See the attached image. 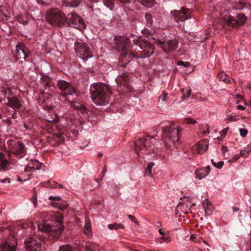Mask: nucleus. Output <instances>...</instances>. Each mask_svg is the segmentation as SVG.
<instances>
[{
  "mask_svg": "<svg viewBox=\"0 0 251 251\" xmlns=\"http://www.w3.org/2000/svg\"><path fill=\"white\" fill-rule=\"evenodd\" d=\"M42 218L43 222L38 225L39 230L47 233L53 239L58 240L64 229L62 214L45 212L42 214Z\"/></svg>",
  "mask_w": 251,
  "mask_h": 251,
  "instance_id": "nucleus-1",
  "label": "nucleus"
},
{
  "mask_svg": "<svg viewBox=\"0 0 251 251\" xmlns=\"http://www.w3.org/2000/svg\"><path fill=\"white\" fill-rule=\"evenodd\" d=\"M91 98L98 105H105L109 102L111 94L109 86L103 83L92 84L90 88Z\"/></svg>",
  "mask_w": 251,
  "mask_h": 251,
  "instance_id": "nucleus-2",
  "label": "nucleus"
},
{
  "mask_svg": "<svg viewBox=\"0 0 251 251\" xmlns=\"http://www.w3.org/2000/svg\"><path fill=\"white\" fill-rule=\"evenodd\" d=\"M167 123L168 125L165 126H163L162 123L161 125L162 139L166 145L170 147L173 145L176 147L179 144V132L181 128L169 122H167Z\"/></svg>",
  "mask_w": 251,
  "mask_h": 251,
  "instance_id": "nucleus-3",
  "label": "nucleus"
},
{
  "mask_svg": "<svg viewBox=\"0 0 251 251\" xmlns=\"http://www.w3.org/2000/svg\"><path fill=\"white\" fill-rule=\"evenodd\" d=\"M155 139L152 137L148 136L145 138H139L134 143V149L139 157H141L140 151L144 154H155L156 148L154 145Z\"/></svg>",
  "mask_w": 251,
  "mask_h": 251,
  "instance_id": "nucleus-4",
  "label": "nucleus"
},
{
  "mask_svg": "<svg viewBox=\"0 0 251 251\" xmlns=\"http://www.w3.org/2000/svg\"><path fill=\"white\" fill-rule=\"evenodd\" d=\"M115 48L120 53V59L129 58L133 56L130 51V41L126 37L117 38Z\"/></svg>",
  "mask_w": 251,
  "mask_h": 251,
  "instance_id": "nucleus-5",
  "label": "nucleus"
},
{
  "mask_svg": "<svg viewBox=\"0 0 251 251\" xmlns=\"http://www.w3.org/2000/svg\"><path fill=\"white\" fill-rule=\"evenodd\" d=\"M46 19L53 25L61 26L64 24L66 17L58 9H52L47 12Z\"/></svg>",
  "mask_w": 251,
  "mask_h": 251,
  "instance_id": "nucleus-6",
  "label": "nucleus"
},
{
  "mask_svg": "<svg viewBox=\"0 0 251 251\" xmlns=\"http://www.w3.org/2000/svg\"><path fill=\"white\" fill-rule=\"evenodd\" d=\"M74 48L77 56L82 60L86 61L93 56L88 45L81 40L75 42Z\"/></svg>",
  "mask_w": 251,
  "mask_h": 251,
  "instance_id": "nucleus-7",
  "label": "nucleus"
},
{
  "mask_svg": "<svg viewBox=\"0 0 251 251\" xmlns=\"http://www.w3.org/2000/svg\"><path fill=\"white\" fill-rule=\"evenodd\" d=\"M131 76L127 72L122 73L116 78V81L119 89L121 90L132 91V88L129 84Z\"/></svg>",
  "mask_w": 251,
  "mask_h": 251,
  "instance_id": "nucleus-8",
  "label": "nucleus"
},
{
  "mask_svg": "<svg viewBox=\"0 0 251 251\" xmlns=\"http://www.w3.org/2000/svg\"><path fill=\"white\" fill-rule=\"evenodd\" d=\"M8 143L10 145V151L18 159L24 157L25 154V148L23 143L18 141H10Z\"/></svg>",
  "mask_w": 251,
  "mask_h": 251,
  "instance_id": "nucleus-9",
  "label": "nucleus"
},
{
  "mask_svg": "<svg viewBox=\"0 0 251 251\" xmlns=\"http://www.w3.org/2000/svg\"><path fill=\"white\" fill-rule=\"evenodd\" d=\"M132 48L138 50V51H139L140 53L143 54L138 55L139 58H146L150 56L153 53V49L150 47L149 44L141 41H139L138 44H135Z\"/></svg>",
  "mask_w": 251,
  "mask_h": 251,
  "instance_id": "nucleus-10",
  "label": "nucleus"
},
{
  "mask_svg": "<svg viewBox=\"0 0 251 251\" xmlns=\"http://www.w3.org/2000/svg\"><path fill=\"white\" fill-rule=\"evenodd\" d=\"M66 21L70 25L76 29H82L85 27V23L80 17L73 12L68 14Z\"/></svg>",
  "mask_w": 251,
  "mask_h": 251,
  "instance_id": "nucleus-11",
  "label": "nucleus"
},
{
  "mask_svg": "<svg viewBox=\"0 0 251 251\" xmlns=\"http://www.w3.org/2000/svg\"><path fill=\"white\" fill-rule=\"evenodd\" d=\"M171 13L178 23L179 22H183L191 18L190 10L184 7H182L179 10H172Z\"/></svg>",
  "mask_w": 251,
  "mask_h": 251,
  "instance_id": "nucleus-12",
  "label": "nucleus"
},
{
  "mask_svg": "<svg viewBox=\"0 0 251 251\" xmlns=\"http://www.w3.org/2000/svg\"><path fill=\"white\" fill-rule=\"evenodd\" d=\"M156 43L160 45L161 48L166 52L173 51L178 46V41L176 39L169 40L165 42L157 40Z\"/></svg>",
  "mask_w": 251,
  "mask_h": 251,
  "instance_id": "nucleus-13",
  "label": "nucleus"
},
{
  "mask_svg": "<svg viewBox=\"0 0 251 251\" xmlns=\"http://www.w3.org/2000/svg\"><path fill=\"white\" fill-rule=\"evenodd\" d=\"M246 17L242 13H237L235 17L230 16L226 20L228 25L235 27L237 25H243L246 21Z\"/></svg>",
  "mask_w": 251,
  "mask_h": 251,
  "instance_id": "nucleus-14",
  "label": "nucleus"
},
{
  "mask_svg": "<svg viewBox=\"0 0 251 251\" xmlns=\"http://www.w3.org/2000/svg\"><path fill=\"white\" fill-rule=\"evenodd\" d=\"M57 85L61 90L65 91V92L62 94L65 98H66L67 95H72L76 93L75 89L71 84L65 80H58Z\"/></svg>",
  "mask_w": 251,
  "mask_h": 251,
  "instance_id": "nucleus-15",
  "label": "nucleus"
},
{
  "mask_svg": "<svg viewBox=\"0 0 251 251\" xmlns=\"http://www.w3.org/2000/svg\"><path fill=\"white\" fill-rule=\"evenodd\" d=\"M25 248L27 251H41V244L32 237H26L25 240Z\"/></svg>",
  "mask_w": 251,
  "mask_h": 251,
  "instance_id": "nucleus-16",
  "label": "nucleus"
},
{
  "mask_svg": "<svg viewBox=\"0 0 251 251\" xmlns=\"http://www.w3.org/2000/svg\"><path fill=\"white\" fill-rule=\"evenodd\" d=\"M71 106L74 109L79 111L83 115L87 118L89 115L92 114V111L87 109L81 103L76 101H72L71 102Z\"/></svg>",
  "mask_w": 251,
  "mask_h": 251,
  "instance_id": "nucleus-17",
  "label": "nucleus"
},
{
  "mask_svg": "<svg viewBox=\"0 0 251 251\" xmlns=\"http://www.w3.org/2000/svg\"><path fill=\"white\" fill-rule=\"evenodd\" d=\"M7 100V105L15 110H19L21 108L22 104L21 101L18 98L16 97H8Z\"/></svg>",
  "mask_w": 251,
  "mask_h": 251,
  "instance_id": "nucleus-18",
  "label": "nucleus"
},
{
  "mask_svg": "<svg viewBox=\"0 0 251 251\" xmlns=\"http://www.w3.org/2000/svg\"><path fill=\"white\" fill-rule=\"evenodd\" d=\"M16 248L14 243H10L0 237V251H16Z\"/></svg>",
  "mask_w": 251,
  "mask_h": 251,
  "instance_id": "nucleus-19",
  "label": "nucleus"
},
{
  "mask_svg": "<svg viewBox=\"0 0 251 251\" xmlns=\"http://www.w3.org/2000/svg\"><path fill=\"white\" fill-rule=\"evenodd\" d=\"M16 57L17 59H23L25 60L26 57L28 56L25 50L24 47L20 45H17Z\"/></svg>",
  "mask_w": 251,
  "mask_h": 251,
  "instance_id": "nucleus-20",
  "label": "nucleus"
},
{
  "mask_svg": "<svg viewBox=\"0 0 251 251\" xmlns=\"http://www.w3.org/2000/svg\"><path fill=\"white\" fill-rule=\"evenodd\" d=\"M210 170V166H207L205 168L197 169L195 172V174L196 176L201 179L207 176L209 173Z\"/></svg>",
  "mask_w": 251,
  "mask_h": 251,
  "instance_id": "nucleus-21",
  "label": "nucleus"
},
{
  "mask_svg": "<svg viewBox=\"0 0 251 251\" xmlns=\"http://www.w3.org/2000/svg\"><path fill=\"white\" fill-rule=\"evenodd\" d=\"M41 164L37 160H32L31 163L25 167V172H30L31 170H36L40 169Z\"/></svg>",
  "mask_w": 251,
  "mask_h": 251,
  "instance_id": "nucleus-22",
  "label": "nucleus"
},
{
  "mask_svg": "<svg viewBox=\"0 0 251 251\" xmlns=\"http://www.w3.org/2000/svg\"><path fill=\"white\" fill-rule=\"evenodd\" d=\"M203 206L205 210V216H209L212 213V207L211 202L207 199H205L203 203Z\"/></svg>",
  "mask_w": 251,
  "mask_h": 251,
  "instance_id": "nucleus-23",
  "label": "nucleus"
},
{
  "mask_svg": "<svg viewBox=\"0 0 251 251\" xmlns=\"http://www.w3.org/2000/svg\"><path fill=\"white\" fill-rule=\"evenodd\" d=\"M9 164L8 160L4 157L2 153H0V171H4L9 167Z\"/></svg>",
  "mask_w": 251,
  "mask_h": 251,
  "instance_id": "nucleus-24",
  "label": "nucleus"
},
{
  "mask_svg": "<svg viewBox=\"0 0 251 251\" xmlns=\"http://www.w3.org/2000/svg\"><path fill=\"white\" fill-rule=\"evenodd\" d=\"M199 148L201 151L207 150L208 148V140L207 139H203L199 141L197 144Z\"/></svg>",
  "mask_w": 251,
  "mask_h": 251,
  "instance_id": "nucleus-25",
  "label": "nucleus"
},
{
  "mask_svg": "<svg viewBox=\"0 0 251 251\" xmlns=\"http://www.w3.org/2000/svg\"><path fill=\"white\" fill-rule=\"evenodd\" d=\"M80 1L81 0H63V3L67 6L76 7L79 5Z\"/></svg>",
  "mask_w": 251,
  "mask_h": 251,
  "instance_id": "nucleus-26",
  "label": "nucleus"
},
{
  "mask_svg": "<svg viewBox=\"0 0 251 251\" xmlns=\"http://www.w3.org/2000/svg\"><path fill=\"white\" fill-rule=\"evenodd\" d=\"M84 233L89 238H91L92 236L91 225L89 220L86 221L84 225Z\"/></svg>",
  "mask_w": 251,
  "mask_h": 251,
  "instance_id": "nucleus-27",
  "label": "nucleus"
},
{
  "mask_svg": "<svg viewBox=\"0 0 251 251\" xmlns=\"http://www.w3.org/2000/svg\"><path fill=\"white\" fill-rule=\"evenodd\" d=\"M97 246L95 243L88 242L85 245L84 249L85 251H96Z\"/></svg>",
  "mask_w": 251,
  "mask_h": 251,
  "instance_id": "nucleus-28",
  "label": "nucleus"
},
{
  "mask_svg": "<svg viewBox=\"0 0 251 251\" xmlns=\"http://www.w3.org/2000/svg\"><path fill=\"white\" fill-rule=\"evenodd\" d=\"M142 5L147 7H151L154 3L155 0H137Z\"/></svg>",
  "mask_w": 251,
  "mask_h": 251,
  "instance_id": "nucleus-29",
  "label": "nucleus"
},
{
  "mask_svg": "<svg viewBox=\"0 0 251 251\" xmlns=\"http://www.w3.org/2000/svg\"><path fill=\"white\" fill-rule=\"evenodd\" d=\"M178 65L181 66V68L184 67L186 69L184 71L185 73H190L194 71L193 66L191 64H177Z\"/></svg>",
  "mask_w": 251,
  "mask_h": 251,
  "instance_id": "nucleus-30",
  "label": "nucleus"
},
{
  "mask_svg": "<svg viewBox=\"0 0 251 251\" xmlns=\"http://www.w3.org/2000/svg\"><path fill=\"white\" fill-rule=\"evenodd\" d=\"M48 185L51 188H63L64 186L59 184L56 182L50 180L47 182Z\"/></svg>",
  "mask_w": 251,
  "mask_h": 251,
  "instance_id": "nucleus-31",
  "label": "nucleus"
},
{
  "mask_svg": "<svg viewBox=\"0 0 251 251\" xmlns=\"http://www.w3.org/2000/svg\"><path fill=\"white\" fill-rule=\"evenodd\" d=\"M10 17L9 14L6 11L4 12L0 9V21H7Z\"/></svg>",
  "mask_w": 251,
  "mask_h": 251,
  "instance_id": "nucleus-32",
  "label": "nucleus"
},
{
  "mask_svg": "<svg viewBox=\"0 0 251 251\" xmlns=\"http://www.w3.org/2000/svg\"><path fill=\"white\" fill-rule=\"evenodd\" d=\"M108 227L109 229H118L119 228H124V226L121 224H117L116 223L114 224H109Z\"/></svg>",
  "mask_w": 251,
  "mask_h": 251,
  "instance_id": "nucleus-33",
  "label": "nucleus"
},
{
  "mask_svg": "<svg viewBox=\"0 0 251 251\" xmlns=\"http://www.w3.org/2000/svg\"><path fill=\"white\" fill-rule=\"evenodd\" d=\"M104 4L111 10H113L114 6V0H103Z\"/></svg>",
  "mask_w": 251,
  "mask_h": 251,
  "instance_id": "nucleus-34",
  "label": "nucleus"
},
{
  "mask_svg": "<svg viewBox=\"0 0 251 251\" xmlns=\"http://www.w3.org/2000/svg\"><path fill=\"white\" fill-rule=\"evenodd\" d=\"M154 165L153 162H150L148 164L145 169V174L146 175L151 176V170Z\"/></svg>",
  "mask_w": 251,
  "mask_h": 251,
  "instance_id": "nucleus-35",
  "label": "nucleus"
},
{
  "mask_svg": "<svg viewBox=\"0 0 251 251\" xmlns=\"http://www.w3.org/2000/svg\"><path fill=\"white\" fill-rule=\"evenodd\" d=\"M72 246L68 244L63 245L60 246L58 251H71Z\"/></svg>",
  "mask_w": 251,
  "mask_h": 251,
  "instance_id": "nucleus-36",
  "label": "nucleus"
},
{
  "mask_svg": "<svg viewBox=\"0 0 251 251\" xmlns=\"http://www.w3.org/2000/svg\"><path fill=\"white\" fill-rule=\"evenodd\" d=\"M145 19L146 20L147 24L149 26H151L153 21L152 16L149 13H146L145 14Z\"/></svg>",
  "mask_w": 251,
  "mask_h": 251,
  "instance_id": "nucleus-37",
  "label": "nucleus"
},
{
  "mask_svg": "<svg viewBox=\"0 0 251 251\" xmlns=\"http://www.w3.org/2000/svg\"><path fill=\"white\" fill-rule=\"evenodd\" d=\"M183 98L184 99H187L189 97L191 94V90L190 89H187L186 90L183 89Z\"/></svg>",
  "mask_w": 251,
  "mask_h": 251,
  "instance_id": "nucleus-38",
  "label": "nucleus"
},
{
  "mask_svg": "<svg viewBox=\"0 0 251 251\" xmlns=\"http://www.w3.org/2000/svg\"><path fill=\"white\" fill-rule=\"evenodd\" d=\"M196 123L197 121L191 118H186L183 120L184 124H195Z\"/></svg>",
  "mask_w": 251,
  "mask_h": 251,
  "instance_id": "nucleus-39",
  "label": "nucleus"
},
{
  "mask_svg": "<svg viewBox=\"0 0 251 251\" xmlns=\"http://www.w3.org/2000/svg\"><path fill=\"white\" fill-rule=\"evenodd\" d=\"M212 164L216 168L218 169H221L224 165V162L223 161H220L218 163H216L213 159L211 160Z\"/></svg>",
  "mask_w": 251,
  "mask_h": 251,
  "instance_id": "nucleus-40",
  "label": "nucleus"
},
{
  "mask_svg": "<svg viewBox=\"0 0 251 251\" xmlns=\"http://www.w3.org/2000/svg\"><path fill=\"white\" fill-rule=\"evenodd\" d=\"M197 145H195L192 147V151L193 153L198 154L201 153V151H200L199 147Z\"/></svg>",
  "mask_w": 251,
  "mask_h": 251,
  "instance_id": "nucleus-41",
  "label": "nucleus"
},
{
  "mask_svg": "<svg viewBox=\"0 0 251 251\" xmlns=\"http://www.w3.org/2000/svg\"><path fill=\"white\" fill-rule=\"evenodd\" d=\"M65 117L68 121H70L73 124H75V119L73 116L65 115Z\"/></svg>",
  "mask_w": 251,
  "mask_h": 251,
  "instance_id": "nucleus-42",
  "label": "nucleus"
},
{
  "mask_svg": "<svg viewBox=\"0 0 251 251\" xmlns=\"http://www.w3.org/2000/svg\"><path fill=\"white\" fill-rule=\"evenodd\" d=\"M37 2L41 4L49 5L51 3L52 0H36Z\"/></svg>",
  "mask_w": 251,
  "mask_h": 251,
  "instance_id": "nucleus-43",
  "label": "nucleus"
},
{
  "mask_svg": "<svg viewBox=\"0 0 251 251\" xmlns=\"http://www.w3.org/2000/svg\"><path fill=\"white\" fill-rule=\"evenodd\" d=\"M168 93L165 91H163V94L159 98V100H162V101H166L168 98Z\"/></svg>",
  "mask_w": 251,
  "mask_h": 251,
  "instance_id": "nucleus-44",
  "label": "nucleus"
},
{
  "mask_svg": "<svg viewBox=\"0 0 251 251\" xmlns=\"http://www.w3.org/2000/svg\"><path fill=\"white\" fill-rule=\"evenodd\" d=\"M244 7V4L242 2L236 3L234 6V8L237 10H241Z\"/></svg>",
  "mask_w": 251,
  "mask_h": 251,
  "instance_id": "nucleus-45",
  "label": "nucleus"
},
{
  "mask_svg": "<svg viewBox=\"0 0 251 251\" xmlns=\"http://www.w3.org/2000/svg\"><path fill=\"white\" fill-rule=\"evenodd\" d=\"M239 131L241 136L243 137H245L248 133V130L245 128H241Z\"/></svg>",
  "mask_w": 251,
  "mask_h": 251,
  "instance_id": "nucleus-46",
  "label": "nucleus"
},
{
  "mask_svg": "<svg viewBox=\"0 0 251 251\" xmlns=\"http://www.w3.org/2000/svg\"><path fill=\"white\" fill-rule=\"evenodd\" d=\"M49 199L50 201H59L61 200V198L58 196H57V197L50 196L49 197Z\"/></svg>",
  "mask_w": 251,
  "mask_h": 251,
  "instance_id": "nucleus-47",
  "label": "nucleus"
},
{
  "mask_svg": "<svg viewBox=\"0 0 251 251\" xmlns=\"http://www.w3.org/2000/svg\"><path fill=\"white\" fill-rule=\"evenodd\" d=\"M67 207V205L64 203H59V205L58 206V209L61 210H64Z\"/></svg>",
  "mask_w": 251,
  "mask_h": 251,
  "instance_id": "nucleus-48",
  "label": "nucleus"
},
{
  "mask_svg": "<svg viewBox=\"0 0 251 251\" xmlns=\"http://www.w3.org/2000/svg\"><path fill=\"white\" fill-rule=\"evenodd\" d=\"M31 201H32L34 205L35 206L37 203V198L36 195H34L31 198Z\"/></svg>",
  "mask_w": 251,
  "mask_h": 251,
  "instance_id": "nucleus-49",
  "label": "nucleus"
},
{
  "mask_svg": "<svg viewBox=\"0 0 251 251\" xmlns=\"http://www.w3.org/2000/svg\"><path fill=\"white\" fill-rule=\"evenodd\" d=\"M18 20L19 22V23H22L24 25H26L28 23L27 21H26V20L24 21L22 17H21V16L18 17Z\"/></svg>",
  "mask_w": 251,
  "mask_h": 251,
  "instance_id": "nucleus-50",
  "label": "nucleus"
},
{
  "mask_svg": "<svg viewBox=\"0 0 251 251\" xmlns=\"http://www.w3.org/2000/svg\"><path fill=\"white\" fill-rule=\"evenodd\" d=\"M128 217L133 222H134L135 223H138V221H137V219L134 216H133L131 215H128Z\"/></svg>",
  "mask_w": 251,
  "mask_h": 251,
  "instance_id": "nucleus-51",
  "label": "nucleus"
},
{
  "mask_svg": "<svg viewBox=\"0 0 251 251\" xmlns=\"http://www.w3.org/2000/svg\"><path fill=\"white\" fill-rule=\"evenodd\" d=\"M228 129V127H227L223 129L221 131V135L223 136H225L227 133V131Z\"/></svg>",
  "mask_w": 251,
  "mask_h": 251,
  "instance_id": "nucleus-52",
  "label": "nucleus"
},
{
  "mask_svg": "<svg viewBox=\"0 0 251 251\" xmlns=\"http://www.w3.org/2000/svg\"><path fill=\"white\" fill-rule=\"evenodd\" d=\"M50 204L54 207H56V208H58V206L59 205V203H58V202H54V201H52L50 203Z\"/></svg>",
  "mask_w": 251,
  "mask_h": 251,
  "instance_id": "nucleus-53",
  "label": "nucleus"
},
{
  "mask_svg": "<svg viewBox=\"0 0 251 251\" xmlns=\"http://www.w3.org/2000/svg\"><path fill=\"white\" fill-rule=\"evenodd\" d=\"M160 239L163 240L165 242H168L170 241V238L168 237L162 236L160 237Z\"/></svg>",
  "mask_w": 251,
  "mask_h": 251,
  "instance_id": "nucleus-54",
  "label": "nucleus"
},
{
  "mask_svg": "<svg viewBox=\"0 0 251 251\" xmlns=\"http://www.w3.org/2000/svg\"><path fill=\"white\" fill-rule=\"evenodd\" d=\"M221 150L223 153H225L227 151V148L226 146H222L221 147Z\"/></svg>",
  "mask_w": 251,
  "mask_h": 251,
  "instance_id": "nucleus-55",
  "label": "nucleus"
},
{
  "mask_svg": "<svg viewBox=\"0 0 251 251\" xmlns=\"http://www.w3.org/2000/svg\"><path fill=\"white\" fill-rule=\"evenodd\" d=\"M106 172V168H104L103 169V175H102V176L100 178V179L99 180H98V179H96V181H97V182H98V183H99V181H100V180H102V177L104 176V174H105V173Z\"/></svg>",
  "mask_w": 251,
  "mask_h": 251,
  "instance_id": "nucleus-56",
  "label": "nucleus"
},
{
  "mask_svg": "<svg viewBox=\"0 0 251 251\" xmlns=\"http://www.w3.org/2000/svg\"><path fill=\"white\" fill-rule=\"evenodd\" d=\"M3 121L8 125H10L12 123V121H11V119L9 118H7L6 119L3 120Z\"/></svg>",
  "mask_w": 251,
  "mask_h": 251,
  "instance_id": "nucleus-57",
  "label": "nucleus"
},
{
  "mask_svg": "<svg viewBox=\"0 0 251 251\" xmlns=\"http://www.w3.org/2000/svg\"><path fill=\"white\" fill-rule=\"evenodd\" d=\"M240 157V155H238V154H236L235 155H234L233 159L234 160V161H237Z\"/></svg>",
  "mask_w": 251,
  "mask_h": 251,
  "instance_id": "nucleus-58",
  "label": "nucleus"
},
{
  "mask_svg": "<svg viewBox=\"0 0 251 251\" xmlns=\"http://www.w3.org/2000/svg\"><path fill=\"white\" fill-rule=\"evenodd\" d=\"M246 153H247V151L246 150H241L240 151V155L241 156H243Z\"/></svg>",
  "mask_w": 251,
  "mask_h": 251,
  "instance_id": "nucleus-59",
  "label": "nucleus"
},
{
  "mask_svg": "<svg viewBox=\"0 0 251 251\" xmlns=\"http://www.w3.org/2000/svg\"><path fill=\"white\" fill-rule=\"evenodd\" d=\"M237 109L241 110H245V108L242 105H239L237 106Z\"/></svg>",
  "mask_w": 251,
  "mask_h": 251,
  "instance_id": "nucleus-60",
  "label": "nucleus"
},
{
  "mask_svg": "<svg viewBox=\"0 0 251 251\" xmlns=\"http://www.w3.org/2000/svg\"><path fill=\"white\" fill-rule=\"evenodd\" d=\"M122 3H127L130 2V0H119Z\"/></svg>",
  "mask_w": 251,
  "mask_h": 251,
  "instance_id": "nucleus-61",
  "label": "nucleus"
},
{
  "mask_svg": "<svg viewBox=\"0 0 251 251\" xmlns=\"http://www.w3.org/2000/svg\"><path fill=\"white\" fill-rule=\"evenodd\" d=\"M232 210L233 212H237L239 210V208L238 207L234 206L232 207Z\"/></svg>",
  "mask_w": 251,
  "mask_h": 251,
  "instance_id": "nucleus-62",
  "label": "nucleus"
},
{
  "mask_svg": "<svg viewBox=\"0 0 251 251\" xmlns=\"http://www.w3.org/2000/svg\"><path fill=\"white\" fill-rule=\"evenodd\" d=\"M248 150L247 151V153H249L251 151V144H249L248 147Z\"/></svg>",
  "mask_w": 251,
  "mask_h": 251,
  "instance_id": "nucleus-63",
  "label": "nucleus"
},
{
  "mask_svg": "<svg viewBox=\"0 0 251 251\" xmlns=\"http://www.w3.org/2000/svg\"><path fill=\"white\" fill-rule=\"evenodd\" d=\"M181 200H182L183 201H188V200H189V198L188 197H184L182 198H181Z\"/></svg>",
  "mask_w": 251,
  "mask_h": 251,
  "instance_id": "nucleus-64",
  "label": "nucleus"
}]
</instances>
